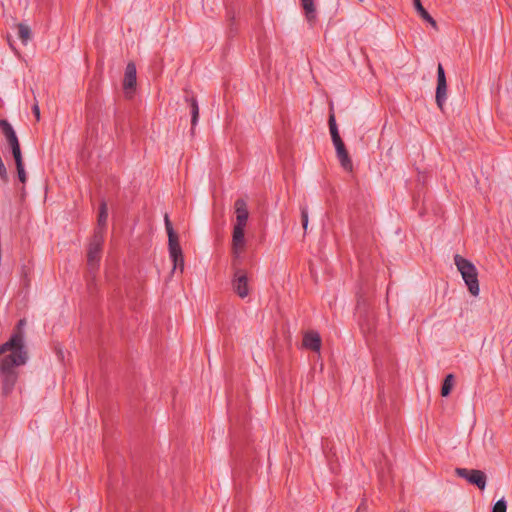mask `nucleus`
<instances>
[{
	"mask_svg": "<svg viewBox=\"0 0 512 512\" xmlns=\"http://www.w3.org/2000/svg\"><path fill=\"white\" fill-rule=\"evenodd\" d=\"M300 4L302 9L304 10V15L306 20L314 24L317 19V12L314 0H300Z\"/></svg>",
	"mask_w": 512,
	"mask_h": 512,
	"instance_id": "obj_14",
	"label": "nucleus"
},
{
	"mask_svg": "<svg viewBox=\"0 0 512 512\" xmlns=\"http://www.w3.org/2000/svg\"><path fill=\"white\" fill-rule=\"evenodd\" d=\"M363 505H364V504L362 503L360 506H358L357 511H359L360 509H364V506H363Z\"/></svg>",
	"mask_w": 512,
	"mask_h": 512,
	"instance_id": "obj_28",
	"label": "nucleus"
},
{
	"mask_svg": "<svg viewBox=\"0 0 512 512\" xmlns=\"http://www.w3.org/2000/svg\"><path fill=\"white\" fill-rule=\"evenodd\" d=\"M164 222H165V228L168 235V240L176 239L178 238L177 233L175 232L173 225L169 219V215L166 213L164 215Z\"/></svg>",
	"mask_w": 512,
	"mask_h": 512,
	"instance_id": "obj_20",
	"label": "nucleus"
},
{
	"mask_svg": "<svg viewBox=\"0 0 512 512\" xmlns=\"http://www.w3.org/2000/svg\"><path fill=\"white\" fill-rule=\"evenodd\" d=\"M301 219L304 230L307 229L308 226V210L307 207H301Z\"/></svg>",
	"mask_w": 512,
	"mask_h": 512,
	"instance_id": "obj_24",
	"label": "nucleus"
},
{
	"mask_svg": "<svg viewBox=\"0 0 512 512\" xmlns=\"http://www.w3.org/2000/svg\"><path fill=\"white\" fill-rule=\"evenodd\" d=\"M328 125H329V130H330L332 142H333V144L335 146V149L338 150V149L345 148L346 146H345L342 138L340 137V134H339V131H338V127H337V124H336L335 114L333 112V108L332 107L330 109Z\"/></svg>",
	"mask_w": 512,
	"mask_h": 512,
	"instance_id": "obj_10",
	"label": "nucleus"
},
{
	"mask_svg": "<svg viewBox=\"0 0 512 512\" xmlns=\"http://www.w3.org/2000/svg\"><path fill=\"white\" fill-rule=\"evenodd\" d=\"M359 2H363L364 0H358Z\"/></svg>",
	"mask_w": 512,
	"mask_h": 512,
	"instance_id": "obj_29",
	"label": "nucleus"
},
{
	"mask_svg": "<svg viewBox=\"0 0 512 512\" xmlns=\"http://www.w3.org/2000/svg\"><path fill=\"white\" fill-rule=\"evenodd\" d=\"M103 241L104 234L101 231H95L87 253V263L89 266L92 267L98 264L101 258Z\"/></svg>",
	"mask_w": 512,
	"mask_h": 512,
	"instance_id": "obj_6",
	"label": "nucleus"
},
{
	"mask_svg": "<svg viewBox=\"0 0 512 512\" xmlns=\"http://www.w3.org/2000/svg\"><path fill=\"white\" fill-rule=\"evenodd\" d=\"M436 104L443 110L444 104L447 99V81L444 68L441 63L437 67V87H436Z\"/></svg>",
	"mask_w": 512,
	"mask_h": 512,
	"instance_id": "obj_7",
	"label": "nucleus"
},
{
	"mask_svg": "<svg viewBox=\"0 0 512 512\" xmlns=\"http://www.w3.org/2000/svg\"><path fill=\"white\" fill-rule=\"evenodd\" d=\"M17 176L21 183L25 184L27 181V175L25 172L24 165L16 166Z\"/></svg>",
	"mask_w": 512,
	"mask_h": 512,
	"instance_id": "obj_23",
	"label": "nucleus"
},
{
	"mask_svg": "<svg viewBox=\"0 0 512 512\" xmlns=\"http://www.w3.org/2000/svg\"><path fill=\"white\" fill-rule=\"evenodd\" d=\"M336 155H337V158L340 162V165L341 167L345 170V171H348V172H352L353 170V163H352V160L349 156V153L345 148H342V149H338L336 150Z\"/></svg>",
	"mask_w": 512,
	"mask_h": 512,
	"instance_id": "obj_16",
	"label": "nucleus"
},
{
	"mask_svg": "<svg viewBox=\"0 0 512 512\" xmlns=\"http://www.w3.org/2000/svg\"><path fill=\"white\" fill-rule=\"evenodd\" d=\"M11 152L15 161L16 166L24 165L23 158H22V152L21 147L18 146L16 148H11Z\"/></svg>",
	"mask_w": 512,
	"mask_h": 512,
	"instance_id": "obj_21",
	"label": "nucleus"
},
{
	"mask_svg": "<svg viewBox=\"0 0 512 512\" xmlns=\"http://www.w3.org/2000/svg\"><path fill=\"white\" fill-rule=\"evenodd\" d=\"M234 208L236 214V223L233 227L231 249L232 255L236 260L240 258V255L246 246L245 227L249 218V211L246 201L242 198H239L235 201Z\"/></svg>",
	"mask_w": 512,
	"mask_h": 512,
	"instance_id": "obj_2",
	"label": "nucleus"
},
{
	"mask_svg": "<svg viewBox=\"0 0 512 512\" xmlns=\"http://www.w3.org/2000/svg\"><path fill=\"white\" fill-rule=\"evenodd\" d=\"M454 262L457 266V269L462 275V278L467 285V288L469 292L473 296H478L480 292L479 288V281H478V272L475 267V265L467 260L466 258H463L462 256L456 254L454 256Z\"/></svg>",
	"mask_w": 512,
	"mask_h": 512,
	"instance_id": "obj_3",
	"label": "nucleus"
},
{
	"mask_svg": "<svg viewBox=\"0 0 512 512\" xmlns=\"http://www.w3.org/2000/svg\"><path fill=\"white\" fill-rule=\"evenodd\" d=\"M185 102L188 104L191 115V133H194L195 126L199 119V106L194 95H186Z\"/></svg>",
	"mask_w": 512,
	"mask_h": 512,
	"instance_id": "obj_12",
	"label": "nucleus"
},
{
	"mask_svg": "<svg viewBox=\"0 0 512 512\" xmlns=\"http://www.w3.org/2000/svg\"><path fill=\"white\" fill-rule=\"evenodd\" d=\"M303 346L314 352L320 351L321 348V337L318 332H308L303 337Z\"/></svg>",
	"mask_w": 512,
	"mask_h": 512,
	"instance_id": "obj_13",
	"label": "nucleus"
},
{
	"mask_svg": "<svg viewBox=\"0 0 512 512\" xmlns=\"http://www.w3.org/2000/svg\"><path fill=\"white\" fill-rule=\"evenodd\" d=\"M233 278L231 281L233 291L240 297L246 298L249 293L248 276L244 269L235 267V261L233 262Z\"/></svg>",
	"mask_w": 512,
	"mask_h": 512,
	"instance_id": "obj_4",
	"label": "nucleus"
},
{
	"mask_svg": "<svg viewBox=\"0 0 512 512\" xmlns=\"http://www.w3.org/2000/svg\"><path fill=\"white\" fill-rule=\"evenodd\" d=\"M32 111L36 117V120L39 121L40 120V109H39V105L37 102L33 105Z\"/></svg>",
	"mask_w": 512,
	"mask_h": 512,
	"instance_id": "obj_25",
	"label": "nucleus"
},
{
	"mask_svg": "<svg viewBox=\"0 0 512 512\" xmlns=\"http://www.w3.org/2000/svg\"><path fill=\"white\" fill-rule=\"evenodd\" d=\"M455 473L458 477L467 480L469 484L475 485L481 491H483L486 487L487 476L481 470L456 468Z\"/></svg>",
	"mask_w": 512,
	"mask_h": 512,
	"instance_id": "obj_5",
	"label": "nucleus"
},
{
	"mask_svg": "<svg viewBox=\"0 0 512 512\" xmlns=\"http://www.w3.org/2000/svg\"><path fill=\"white\" fill-rule=\"evenodd\" d=\"M10 351V354L0 359L1 392L3 397H8L18 381L17 367L22 366L28 359L27 350L23 344V336L20 332L11 335L10 339L0 345V356Z\"/></svg>",
	"mask_w": 512,
	"mask_h": 512,
	"instance_id": "obj_1",
	"label": "nucleus"
},
{
	"mask_svg": "<svg viewBox=\"0 0 512 512\" xmlns=\"http://www.w3.org/2000/svg\"><path fill=\"white\" fill-rule=\"evenodd\" d=\"M107 218H108V207L105 200H102L99 205V214H98V230L103 233V230L106 227L107 224Z\"/></svg>",
	"mask_w": 512,
	"mask_h": 512,
	"instance_id": "obj_17",
	"label": "nucleus"
},
{
	"mask_svg": "<svg viewBox=\"0 0 512 512\" xmlns=\"http://www.w3.org/2000/svg\"><path fill=\"white\" fill-rule=\"evenodd\" d=\"M25 325V319H20L17 326H16V330L13 332L14 333H18L20 332L21 334H23L22 332V327ZM24 337V335H22Z\"/></svg>",
	"mask_w": 512,
	"mask_h": 512,
	"instance_id": "obj_26",
	"label": "nucleus"
},
{
	"mask_svg": "<svg viewBox=\"0 0 512 512\" xmlns=\"http://www.w3.org/2000/svg\"><path fill=\"white\" fill-rule=\"evenodd\" d=\"M0 129L3 133V135L6 138V141L10 148H16L20 146L18 137L11 126V124L6 119H0Z\"/></svg>",
	"mask_w": 512,
	"mask_h": 512,
	"instance_id": "obj_11",
	"label": "nucleus"
},
{
	"mask_svg": "<svg viewBox=\"0 0 512 512\" xmlns=\"http://www.w3.org/2000/svg\"><path fill=\"white\" fill-rule=\"evenodd\" d=\"M506 510H507V503L504 500V498L498 500L492 508V512H506Z\"/></svg>",
	"mask_w": 512,
	"mask_h": 512,
	"instance_id": "obj_22",
	"label": "nucleus"
},
{
	"mask_svg": "<svg viewBox=\"0 0 512 512\" xmlns=\"http://www.w3.org/2000/svg\"><path fill=\"white\" fill-rule=\"evenodd\" d=\"M413 6L419 16L428 22L435 30L438 29L437 23L434 18L428 13V11L423 7L421 0H413Z\"/></svg>",
	"mask_w": 512,
	"mask_h": 512,
	"instance_id": "obj_15",
	"label": "nucleus"
},
{
	"mask_svg": "<svg viewBox=\"0 0 512 512\" xmlns=\"http://www.w3.org/2000/svg\"><path fill=\"white\" fill-rule=\"evenodd\" d=\"M17 29H18V38L21 40V42L24 45H26L28 43V41L31 39V35H32L30 28L26 24L18 23Z\"/></svg>",
	"mask_w": 512,
	"mask_h": 512,
	"instance_id": "obj_18",
	"label": "nucleus"
},
{
	"mask_svg": "<svg viewBox=\"0 0 512 512\" xmlns=\"http://www.w3.org/2000/svg\"><path fill=\"white\" fill-rule=\"evenodd\" d=\"M169 256L173 262V271L179 268L180 272L184 270V255L179 243V238L168 240Z\"/></svg>",
	"mask_w": 512,
	"mask_h": 512,
	"instance_id": "obj_8",
	"label": "nucleus"
},
{
	"mask_svg": "<svg viewBox=\"0 0 512 512\" xmlns=\"http://www.w3.org/2000/svg\"><path fill=\"white\" fill-rule=\"evenodd\" d=\"M455 377L453 374H447L442 387H441V396L447 397L452 391V388L454 386Z\"/></svg>",
	"mask_w": 512,
	"mask_h": 512,
	"instance_id": "obj_19",
	"label": "nucleus"
},
{
	"mask_svg": "<svg viewBox=\"0 0 512 512\" xmlns=\"http://www.w3.org/2000/svg\"><path fill=\"white\" fill-rule=\"evenodd\" d=\"M136 65L133 62H129L125 69L124 81H123V89L125 94L128 95L129 91H133L136 87L137 77H136Z\"/></svg>",
	"mask_w": 512,
	"mask_h": 512,
	"instance_id": "obj_9",
	"label": "nucleus"
},
{
	"mask_svg": "<svg viewBox=\"0 0 512 512\" xmlns=\"http://www.w3.org/2000/svg\"><path fill=\"white\" fill-rule=\"evenodd\" d=\"M363 505H364V504L362 503L360 506H358L357 511H359L360 509H364V506H363Z\"/></svg>",
	"mask_w": 512,
	"mask_h": 512,
	"instance_id": "obj_27",
	"label": "nucleus"
}]
</instances>
